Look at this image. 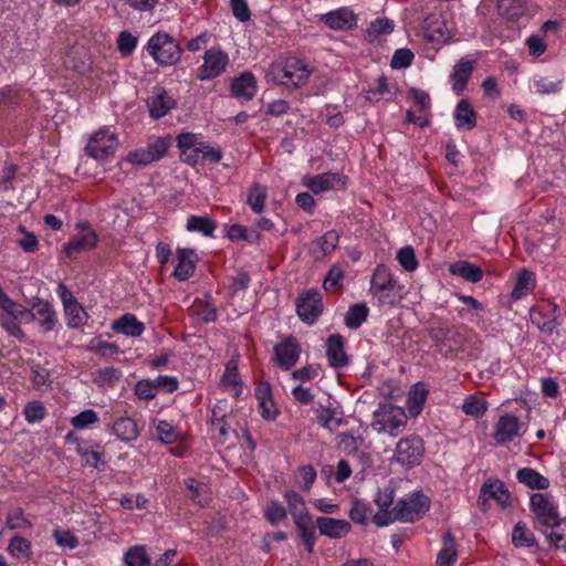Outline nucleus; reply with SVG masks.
Returning <instances> with one entry per match:
<instances>
[{
  "instance_id": "nucleus-9",
  "label": "nucleus",
  "mask_w": 566,
  "mask_h": 566,
  "mask_svg": "<svg viewBox=\"0 0 566 566\" xmlns=\"http://www.w3.org/2000/svg\"><path fill=\"white\" fill-rule=\"evenodd\" d=\"M169 147V137H158L150 142L146 148L129 151L125 157V161L133 165L146 166L164 158Z\"/></svg>"
},
{
  "instance_id": "nucleus-55",
  "label": "nucleus",
  "mask_w": 566,
  "mask_h": 566,
  "mask_svg": "<svg viewBox=\"0 0 566 566\" xmlns=\"http://www.w3.org/2000/svg\"><path fill=\"white\" fill-rule=\"evenodd\" d=\"M125 562L127 566H148L150 564L149 556L142 546L129 548L125 554Z\"/></svg>"
},
{
  "instance_id": "nucleus-27",
  "label": "nucleus",
  "mask_w": 566,
  "mask_h": 566,
  "mask_svg": "<svg viewBox=\"0 0 566 566\" xmlns=\"http://www.w3.org/2000/svg\"><path fill=\"white\" fill-rule=\"evenodd\" d=\"M112 328L126 336L138 337L144 333V324L134 314H124L112 324Z\"/></svg>"
},
{
  "instance_id": "nucleus-5",
  "label": "nucleus",
  "mask_w": 566,
  "mask_h": 566,
  "mask_svg": "<svg viewBox=\"0 0 566 566\" xmlns=\"http://www.w3.org/2000/svg\"><path fill=\"white\" fill-rule=\"evenodd\" d=\"M118 144L117 135L104 127L90 137L85 147V153L87 156L96 160H108L114 157L118 148Z\"/></svg>"
},
{
  "instance_id": "nucleus-30",
  "label": "nucleus",
  "mask_w": 566,
  "mask_h": 566,
  "mask_svg": "<svg viewBox=\"0 0 566 566\" xmlns=\"http://www.w3.org/2000/svg\"><path fill=\"white\" fill-rule=\"evenodd\" d=\"M457 560L455 541L450 531L442 535V547L436 559V566H453Z\"/></svg>"
},
{
  "instance_id": "nucleus-39",
  "label": "nucleus",
  "mask_w": 566,
  "mask_h": 566,
  "mask_svg": "<svg viewBox=\"0 0 566 566\" xmlns=\"http://www.w3.org/2000/svg\"><path fill=\"white\" fill-rule=\"evenodd\" d=\"M526 0H497V11L501 17L516 20L525 12Z\"/></svg>"
},
{
  "instance_id": "nucleus-53",
  "label": "nucleus",
  "mask_w": 566,
  "mask_h": 566,
  "mask_svg": "<svg viewBox=\"0 0 566 566\" xmlns=\"http://www.w3.org/2000/svg\"><path fill=\"white\" fill-rule=\"evenodd\" d=\"M23 415L27 422L35 423L44 419L46 416V409L42 402L34 400L25 405Z\"/></svg>"
},
{
  "instance_id": "nucleus-44",
  "label": "nucleus",
  "mask_w": 566,
  "mask_h": 566,
  "mask_svg": "<svg viewBox=\"0 0 566 566\" xmlns=\"http://www.w3.org/2000/svg\"><path fill=\"white\" fill-rule=\"evenodd\" d=\"M156 438L163 444H172L178 441L179 432L176 427L167 420H158L155 426Z\"/></svg>"
},
{
  "instance_id": "nucleus-64",
  "label": "nucleus",
  "mask_w": 566,
  "mask_h": 566,
  "mask_svg": "<svg viewBox=\"0 0 566 566\" xmlns=\"http://www.w3.org/2000/svg\"><path fill=\"white\" fill-rule=\"evenodd\" d=\"M156 389L151 379L139 380L135 385V395L139 399L151 400L156 397Z\"/></svg>"
},
{
  "instance_id": "nucleus-28",
  "label": "nucleus",
  "mask_w": 566,
  "mask_h": 566,
  "mask_svg": "<svg viewBox=\"0 0 566 566\" xmlns=\"http://www.w3.org/2000/svg\"><path fill=\"white\" fill-rule=\"evenodd\" d=\"M423 30L429 41L442 42L447 40V27L439 14H429L423 21Z\"/></svg>"
},
{
  "instance_id": "nucleus-17",
  "label": "nucleus",
  "mask_w": 566,
  "mask_h": 566,
  "mask_svg": "<svg viewBox=\"0 0 566 566\" xmlns=\"http://www.w3.org/2000/svg\"><path fill=\"white\" fill-rule=\"evenodd\" d=\"M520 431V420L513 415L501 416L495 423L493 438L497 444H506L511 442Z\"/></svg>"
},
{
  "instance_id": "nucleus-59",
  "label": "nucleus",
  "mask_w": 566,
  "mask_h": 566,
  "mask_svg": "<svg viewBox=\"0 0 566 566\" xmlns=\"http://www.w3.org/2000/svg\"><path fill=\"white\" fill-rule=\"evenodd\" d=\"M395 24L387 18H378L373 21L367 29V34L370 38H377L382 34H389L394 31Z\"/></svg>"
},
{
  "instance_id": "nucleus-36",
  "label": "nucleus",
  "mask_w": 566,
  "mask_h": 566,
  "mask_svg": "<svg viewBox=\"0 0 566 566\" xmlns=\"http://www.w3.org/2000/svg\"><path fill=\"white\" fill-rule=\"evenodd\" d=\"M186 229L189 232H199L205 237H212L217 223L207 216H190L187 219Z\"/></svg>"
},
{
  "instance_id": "nucleus-24",
  "label": "nucleus",
  "mask_w": 566,
  "mask_h": 566,
  "mask_svg": "<svg viewBox=\"0 0 566 566\" xmlns=\"http://www.w3.org/2000/svg\"><path fill=\"white\" fill-rule=\"evenodd\" d=\"M474 67V61L461 59L452 70L450 74V81L452 83V91L457 95H461L465 90L468 81L471 77Z\"/></svg>"
},
{
  "instance_id": "nucleus-61",
  "label": "nucleus",
  "mask_w": 566,
  "mask_h": 566,
  "mask_svg": "<svg viewBox=\"0 0 566 566\" xmlns=\"http://www.w3.org/2000/svg\"><path fill=\"white\" fill-rule=\"evenodd\" d=\"M413 57L415 55L411 50L398 49L391 57L390 66L392 69H406L412 63Z\"/></svg>"
},
{
  "instance_id": "nucleus-18",
  "label": "nucleus",
  "mask_w": 566,
  "mask_h": 566,
  "mask_svg": "<svg viewBox=\"0 0 566 566\" xmlns=\"http://www.w3.org/2000/svg\"><path fill=\"white\" fill-rule=\"evenodd\" d=\"M316 526L321 535L333 539L343 538L352 531V525L348 521L325 516L316 518Z\"/></svg>"
},
{
  "instance_id": "nucleus-32",
  "label": "nucleus",
  "mask_w": 566,
  "mask_h": 566,
  "mask_svg": "<svg viewBox=\"0 0 566 566\" xmlns=\"http://www.w3.org/2000/svg\"><path fill=\"white\" fill-rule=\"evenodd\" d=\"M339 237L336 231H327L322 237L312 242L311 251L315 258H322L331 254L338 245Z\"/></svg>"
},
{
  "instance_id": "nucleus-11",
  "label": "nucleus",
  "mask_w": 566,
  "mask_h": 566,
  "mask_svg": "<svg viewBox=\"0 0 566 566\" xmlns=\"http://www.w3.org/2000/svg\"><path fill=\"white\" fill-rule=\"evenodd\" d=\"M323 304L322 295L315 290H310L301 294L296 303V312L298 317L312 325L322 314Z\"/></svg>"
},
{
  "instance_id": "nucleus-40",
  "label": "nucleus",
  "mask_w": 566,
  "mask_h": 566,
  "mask_svg": "<svg viewBox=\"0 0 566 566\" xmlns=\"http://www.w3.org/2000/svg\"><path fill=\"white\" fill-rule=\"evenodd\" d=\"M268 198L266 188L260 184L254 182L248 191L247 203L255 213H261L264 210L265 201Z\"/></svg>"
},
{
  "instance_id": "nucleus-21",
  "label": "nucleus",
  "mask_w": 566,
  "mask_h": 566,
  "mask_svg": "<svg viewBox=\"0 0 566 566\" xmlns=\"http://www.w3.org/2000/svg\"><path fill=\"white\" fill-rule=\"evenodd\" d=\"M326 356L334 368H342L348 365V356L344 350V339L339 334H333L326 342Z\"/></svg>"
},
{
  "instance_id": "nucleus-10",
  "label": "nucleus",
  "mask_w": 566,
  "mask_h": 566,
  "mask_svg": "<svg viewBox=\"0 0 566 566\" xmlns=\"http://www.w3.org/2000/svg\"><path fill=\"white\" fill-rule=\"evenodd\" d=\"M530 507L536 521L543 526L554 525L559 518L557 505L553 499L543 493H534L530 499Z\"/></svg>"
},
{
  "instance_id": "nucleus-2",
  "label": "nucleus",
  "mask_w": 566,
  "mask_h": 566,
  "mask_svg": "<svg viewBox=\"0 0 566 566\" xmlns=\"http://www.w3.org/2000/svg\"><path fill=\"white\" fill-rule=\"evenodd\" d=\"M311 75L308 65L297 57H289L283 64L272 65L266 77L286 87H298L307 81Z\"/></svg>"
},
{
  "instance_id": "nucleus-26",
  "label": "nucleus",
  "mask_w": 566,
  "mask_h": 566,
  "mask_svg": "<svg viewBox=\"0 0 566 566\" xmlns=\"http://www.w3.org/2000/svg\"><path fill=\"white\" fill-rule=\"evenodd\" d=\"M111 431L123 442L135 441L139 436L137 422L132 417H119L114 421Z\"/></svg>"
},
{
  "instance_id": "nucleus-19",
  "label": "nucleus",
  "mask_w": 566,
  "mask_h": 566,
  "mask_svg": "<svg viewBox=\"0 0 566 566\" xmlns=\"http://www.w3.org/2000/svg\"><path fill=\"white\" fill-rule=\"evenodd\" d=\"M231 95L240 101H251L258 91L255 76L251 72H243L231 82Z\"/></svg>"
},
{
  "instance_id": "nucleus-16",
  "label": "nucleus",
  "mask_w": 566,
  "mask_h": 566,
  "mask_svg": "<svg viewBox=\"0 0 566 566\" xmlns=\"http://www.w3.org/2000/svg\"><path fill=\"white\" fill-rule=\"evenodd\" d=\"M347 177L339 174L325 172L313 177H306L303 180L306 186L314 193H319L333 188L343 189L346 186Z\"/></svg>"
},
{
  "instance_id": "nucleus-1",
  "label": "nucleus",
  "mask_w": 566,
  "mask_h": 566,
  "mask_svg": "<svg viewBox=\"0 0 566 566\" xmlns=\"http://www.w3.org/2000/svg\"><path fill=\"white\" fill-rule=\"evenodd\" d=\"M431 501L421 490L412 491L392 506V523H415L430 510Z\"/></svg>"
},
{
  "instance_id": "nucleus-20",
  "label": "nucleus",
  "mask_w": 566,
  "mask_h": 566,
  "mask_svg": "<svg viewBox=\"0 0 566 566\" xmlns=\"http://www.w3.org/2000/svg\"><path fill=\"white\" fill-rule=\"evenodd\" d=\"M175 101L163 87H155L153 96L148 99L150 117L158 119L167 115L175 107Z\"/></svg>"
},
{
  "instance_id": "nucleus-56",
  "label": "nucleus",
  "mask_w": 566,
  "mask_h": 566,
  "mask_svg": "<svg viewBox=\"0 0 566 566\" xmlns=\"http://www.w3.org/2000/svg\"><path fill=\"white\" fill-rule=\"evenodd\" d=\"M7 526L10 530H18L22 533H27L32 527L30 521L25 518L21 510H14L8 514Z\"/></svg>"
},
{
  "instance_id": "nucleus-8",
  "label": "nucleus",
  "mask_w": 566,
  "mask_h": 566,
  "mask_svg": "<svg viewBox=\"0 0 566 566\" xmlns=\"http://www.w3.org/2000/svg\"><path fill=\"white\" fill-rule=\"evenodd\" d=\"M202 64L198 69L200 81L213 80L223 74L230 64L229 55L220 48H210L202 56Z\"/></svg>"
},
{
  "instance_id": "nucleus-51",
  "label": "nucleus",
  "mask_w": 566,
  "mask_h": 566,
  "mask_svg": "<svg viewBox=\"0 0 566 566\" xmlns=\"http://www.w3.org/2000/svg\"><path fill=\"white\" fill-rule=\"evenodd\" d=\"M512 543L516 547H530L534 544V536L523 523H517L512 532Z\"/></svg>"
},
{
  "instance_id": "nucleus-48",
  "label": "nucleus",
  "mask_w": 566,
  "mask_h": 566,
  "mask_svg": "<svg viewBox=\"0 0 566 566\" xmlns=\"http://www.w3.org/2000/svg\"><path fill=\"white\" fill-rule=\"evenodd\" d=\"M99 421L98 415L93 409H86L71 418V424L75 430H85Z\"/></svg>"
},
{
  "instance_id": "nucleus-42",
  "label": "nucleus",
  "mask_w": 566,
  "mask_h": 566,
  "mask_svg": "<svg viewBox=\"0 0 566 566\" xmlns=\"http://www.w3.org/2000/svg\"><path fill=\"white\" fill-rule=\"evenodd\" d=\"M368 307L365 303H358L349 306L345 315V324L347 327L358 328L368 316Z\"/></svg>"
},
{
  "instance_id": "nucleus-45",
  "label": "nucleus",
  "mask_w": 566,
  "mask_h": 566,
  "mask_svg": "<svg viewBox=\"0 0 566 566\" xmlns=\"http://www.w3.org/2000/svg\"><path fill=\"white\" fill-rule=\"evenodd\" d=\"M66 324L71 328H76L85 323L86 313L83 306L77 302H71L64 306Z\"/></svg>"
},
{
  "instance_id": "nucleus-62",
  "label": "nucleus",
  "mask_w": 566,
  "mask_h": 566,
  "mask_svg": "<svg viewBox=\"0 0 566 566\" xmlns=\"http://www.w3.org/2000/svg\"><path fill=\"white\" fill-rule=\"evenodd\" d=\"M136 45L137 39L133 34L127 31L119 33L117 39V48L123 55H129L135 50Z\"/></svg>"
},
{
  "instance_id": "nucleus-47",
  "label": "nucleus",
  "mask_w": 566,
  "mask_h": 566,
  "mask_svg": "<svg viewBox=\"0 0 566 566\" xmlns=\"http://www.w3.org/2000/svg\"><path fill=\"white\" fill-rule=\"evenodd\" d=\"M221 382L223 387L232 388L234 390L235 396H239L241 394V379L237 365L233 360H230L227 364Z\"/></svg>"
},
{
  "instance_id": "nucleus-15",
  "label": "nucleus",
  "mask_w": 566,
  "mask_h": 566,
  "mask_svg": "<svg viewBox=\"0 0 566 566\" xmlns=\"http://www.w3.org/2000/svg\"><path fill=\"white\" fill-rule=\"evenodd\" d=\"M273 350L275 363L284 370L291 369L301 355V347L293 337L276 344Z\"/></svg>"
},
{
  "instance_id": "nucleus-23",
  "label": "nucleus",
  "mask_w": 566,
  "mask_h": 566,
  "mask_svg": "<svg viewBox=\"0 0 566 566\" xmlns=\"http://www.w3.org/2000/svg\"><path fill=\"white\" fill-rule=\"evenodd\" d=\"M96 243L97 234L93 230L85 228L71 238L64 245V251L67 256H72L74 253L92 250Z\"/></svg>"
},
{
  "instance_id": "nucleus-46",
  "label": "nucleus",
  "mask_w": 566,
  "mask_h": 566,
  "mask_svg": "<svg viewBox=\"0 0 566 566\" xmlns=\"http://www.w3.org/2000/svg\"><path fill=\"white\" fill-rule=\"evenodd\" d=\"M543 533L556 547L566 548V526L565 523H562L560 518H558L554 525L545 526Z\"/></svg>"
},
{
  "instance_id": "nucleus-13",
  "label": "nucleus",
  "mask_w": 566,
  "mask_h": 566,
  "mask_svg": "<svg viewBox=\"0 0 566 566\" xmlns=\"http://www.w3.org/2000/svg\"><path fill=\"white\" fill-rule=\"evenodd\" d=\"M395 500V491L392 488H385L377 492L375 503L378 506V512L373 515V522L378 527H385L392 524V507Z\"/></svg>"
},
{
  "instance_id": "nucleus-57",
  "label": "nucleus",
  "mask_w": 566,
  "mask_h": 566,
  "mask_svg": "<svg viewBox=\"0 0 566 566\" xmlns=\"http://www.w3.org/2000/svg\"><path fill=\"white\" fill-rule=\"evenodd\" d=\"M186 488L191 492V499L199 505H203L207 500L208 486L206 483L199 482L195 479H187L185 481Z\"/></svg>"
},
{
  "instance_id": "nucleus-34",
  "label": "nucleus",
  "mask_w": 566,
  "mask_h": 566,
  "mask_svg": "<svg viewBox=\"0 0 566 566\" xmlns=\"http://www.w3.org/2000/svg\"><path fill=\"white\" fill-rule=\"evenodd\" d=\"M317 422L328 431H335L343 424V412L337 408L321 407L316 411Z\"/></svg>"
},
{
  "instance_id": "nucleus-12",
  "label": "nucleus",
  "mask_w": 566,
  "mask_h": 566,
  "mask_svg": "<svg viewBox=\"0 0 566 566\" xmlns=\"http://www.w3.org/2000/svg\"><path fill=\"white\" fill-rule=\"evenodd\" d=\"M29 314L39 322L42 332L48 333L55 328L57 315L53 305L45 300L35 297L29 302Z\"/></svg>"
},
{
  "instance_id": "nucleus-58",
  "label": "nucleus",
  "mask_w": 566,
  "mask_h": 566,
  "mask_svg": "<svg viewBox=\"0 0 566 566\" xmlns=\"http://www.w3.org/2000/svg\"><path fill=\"white\" fill-rule=\"evenodd\" d=\"M397 260L399 264L408 272H412L418 268V261L415 254V250L410 245L398 250Z\"/></svg>"
},
{
  "instance_id": "nucleus-29",
  "label": "nucleus",
  "mask_w": 566,
  "mask_h": 566,
  "mask_svg": "<svg viewBox=\"0 0 566 566\" xmlns=\"http://www.w3.org/2000/svg\"><path fill=\"white\" fill-rule=\"evenodd\" d=\"M449 271L470 283H476L483 277L482 269L469 261H457L450 265Z\"/></svg>"
},
{
  "instance_id": "nucleus-3",
  "label": "nucleus",
  "mask_w": 566,
  "mask_h": 566,
  "mask_svg": "<svg viewBox=\"0 0 566 566\" xmlns=\"http://www.w3.org/2000/svg\"><path fill=\"white\" fill-rule=\"evenodd\" d=\"M402 287L384 264H378L370 280V292L381 304L395 305L401 298Z\"/></svg>"
},
{
  "instance_id": "nucleus-49",
  "label": "nucleus",
  "mask_w": 566,
  "mask_h": 566,
  "mask_svg": "<svg viewBox=\"0 0 566 566\" xmlns=\"http://www.w3.org/2000/svg\"><path fill=\"white\" fill-rule=\"evenodd\" d=\"M284 497L287 502L289 512L292 515L293 520L310 514L303 499L296 492H286Z\"/></svg>"
},
{
  "instance_id": "nucleus-33",
  "label": "nucleus",
  "mask_w": 566,
  "mask_h": 566,
  "mask_svg": "<svg viewBox=\"0 0 566 566\" xmlns=\"http://www.w3.org/2000/svg\"><path fill=\"white\" fill-rule=\"evenodd\" d=\"M294 523L307 552L312 553L316 542V534L311 514L295 518Z\"/></svg>"
},
{
  "instance_id": "nucleus-54",
  "label": "nucleus",
  "mask_w": 566,
  "mask_h": 566,
  "mask_svg": "<svg viewBox=\"0 0 566 566\" xmlns=\"http://www.w3.org/2000/svg\"><path fill=\"white\" fill-rule=\"evenodd\" d=\"M9 553L14 557H27L31 555V543L21 536H14L8 545Z\"/></svg>"
},
{
  "instance_id": "nucleus-25",
  "label": "nucleus",
  "mask_w": 566,
  "mask_h": 566,
  "mask_svg": "<svg viewBox=\"0 0 566 566\" xmlns=\"http://www.w3.org/2000/svg\"><path fill=\"white\" fill-rule=\"evenodd\" d=\"M457 128L471 130L476 126V113L468 98L461 99L453 112Z\"/></svg>"
},
{
  "instance_id": "nucleus-35",
  "label": "nucleus",
  "mask_w": 566,
  "mask_h": 566,
  "mask_svg": "<svg viewBox=\"0 0 566 566\" xmlns=\"http://www.w3.org/2000/svg\"><path fill=\"white\" fill-rule=\"evenodd\" d=\"M364 438L361 436H354L349 432H342L338 434L337 449L347 457L359 455Z\"/></svg>"
},
{
  "instance_id": "nucleus-7",
  "label": "nucleus",
  "mask_w": 566,
  "mask_h": 566,
  "mask_svg": "<svg viewBox=\"0 0 566 566\" xmlns=\"http://www.w3.org/2000/svg\"><path fill=\"white\" fill-rule=\"evenodd\" d=\"M424 453L423 441L420 437L411 434L400 439L396 446L394 459L406 469L421 463Z\"/></svg>"
},
{
  "instance_id": "nucleus-31",
  "label": "nucleus",
  "mask_w": 566,
  "mask_h": 566,
  "mask_svg": "<svg viewBox=\"0 0 566 566\" xmlns=\"http://www.w3.org/2000/svg\"><path fill=\"white\" fill-rule=\"evenodd\" d=\"M520 483L532 490H546L549 488V480L532 468H523L516 472Z\"/></svg>"
},
{
  "instance_id": "nucleus-63",
  "label": "nucleus",
  "mask_w": 566,
  "mask_h": 566,
  "mask_svg": "<svg viewBox=\"0 0 566 566\" xmlns=\"http://www.w3.org/2000/svg\"><path fill=\"white\" fill-rule=\"evenodd\" d=\"M90 348L104 357H109L119 352V347L115 343H108L102 339H93Z\"/></svg>"
},
{
  "instance_id": "nucleus-22",
  "label": "nucleus",
  "mask_w": 566,
  "mask_h": 566,
  "mask_svg": "<svg viewBox=\"0 0 566 566\" xmlns=\"http://www.w3.org/2000/svg\"><path fill=\"white\" fill-rule=\"evenodd\" d=\"M177 264L174 270V277L178 281L188 280L196 269V253L192 249H177Z\"/></svg>"
},
{
  "instance_id": "nucleus-6",
  "label": "nucleus",
  "mask_w": 566,
  "mask_h": 566,
  "mask_svg": "<svg viewBox=\"0 0 566 566\" xmlns=\"http://www.w3.org/2000/svg\"><path fill=\"white\" fill-rule=\"evenodd\" d=\"M406 426V415L400 408L391 405L384 406L374 413L371 427L379 433L388 432L398 436Z\"/></svg>"
},
{
  "instance_id": "nucleus-43",
  "label": "nucleus",
  "mask_w": 566,
  "mask_h": 566,
  "mask_svg": "<svg viewBox=\"0 0 566 566\" xmlns=\"http://www.w3.org/2000/svg\"><path fill=\"white\" fill-rule=\"evenodd\" d=\"M371 513L373 509L370 504L360 500H354L352 502L348 516L354 523L359 525H366L369 521Z\"/></svg>"
},
{
  "instance_id": "nucleus-60",
  "label": "nucleus",
  "mask_w": 566,
  "mask_h": 566,
  "mask_svg": "<svg viewBox=\"0 0 566 566\" xmlns=\"http://www.w3.org/2000/svg\"><path fill=\"white\" fill-rule=\"evenodd\" d=\"M343 279H344L343 269L338 265H333L328 270V272L323 281L324 290L325 291H334L335 289H337L340 285Z\"/></svg>"
},
{
  "instance_id": "nucleus-41",
  "label": "nucleus",
  "mask_w": 566,
  "mask_h": 566,
  "mask_svg": "<svg viewBox=\"0 0 566 566\" xmlns=\"http://www.w3.org/2000/svg\"><path fill=\"white\" fill-rule=\"evenodd\" d=\"M481 494L495 500L501 506H504L510 500V493L500 481L484 483L481 488Z\"/></svg>"
},
{
  "instance_id": "nucleus-38",
  "label": "nucleus",
  "mask_w": 566,
  "mask_h": 566,
  "mask_svg": "<svg viewBox=\"0 0 566 566\" xmlns=\"http://www.w3.org/2000/svg\"><path fill=\"white\" fill-rule=\"evenodd\" d=\"M428 394L429 390L426 384L419 381L413 385L408 394L409 411L418 415L427 400Z\"/></svg>"
},
{
  "instance_id": "nucleus-14",
  "label": "nucleus",
  "mask_w": 566,
  "mask_h": 566,
  "mask_svg": "<svg viewBox=\"0 0 566 566\" xmlns=\"http://www.w3.org/2000/svg\"><path fill=\"white\" fill-rule=\"evenodd\" d=\"M357 15L349 8H338L322 14L321 21L332 30L348 31L357 27Z\"/></svg>"
},
{
  "instance_id": "nucleus-50",
  "label": "nucleus",
  "mask_w": 566,
  "mask_h": 566,
  "mask_svg": "<svg viewBox=\"0 0 566 566\" xmlns=\"http://www.w3.org/2000/svg\"><path fill=\"white\" fill-rule=\"evenodd\" d=\"M488 403L484 399L478 398L476 396H469L462 403V411L475 418H479L485 413Z\"/></svg>"
},
{
  "instance_id": "nucleus-52",
  "label": "nucleus",
  "mask_w": 566,
  "mask_h": 566,
  "mask_svg": "<svg viewBox=\"0 0 566 566\" xmlns=\"http://www.w3.org/2000/svg\"><path fill=\"white\" fill-rule=\"evenodd\" d=\"M562 81L549 77H535L532 87L537 94H554L560 91Z\"/></svg>"
},
{
  "instance_id": "nucleus-37",
  "label": "nucleus",
  "mask_w": 566,
  "mask_h": 566,
  "mask_svg": "<svg viewBox=\"0 0 566 566\" xmlns=\"http://www.w3.org/2000/svg\"><path fill=\"white\" fill-rule=\"evenodd\" d=\"M535 286L534 273L527 270H522L517 274L514 289L511 292L512 300H520L531 292Z\"/></svg>"
},
{
  "instance_id": "nucleus-4",
  "label": "nucleus",
  "mask_w": 566,
  "mask_h": 566,
  "mask_svg": "<svg viewBox=\"0 0 566 566\" xmlns=\"http://www.w3.org/2000/svg\"><path fill=\"white\" fill-rule=\"evenodd\" d=\"M148 53L160 65H174L181 56V49L168 33L157 32L147 44Z\"/></svg>"
}]
</instances>
